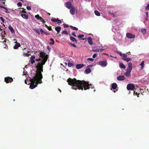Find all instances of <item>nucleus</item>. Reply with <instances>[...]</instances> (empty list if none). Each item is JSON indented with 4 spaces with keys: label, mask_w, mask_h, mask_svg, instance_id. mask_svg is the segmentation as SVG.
<instances>
[{
    "label": "nucleus",
    "mask_w": 149,
    "mask_h": 149,
    "mask_svg": "<svg viewBox=\"0 0 149 149\" xmlns=\"http://www.w3.org/2000/svg\"><path fill=\"white\" fill-rule=\"evenodd\" d=\"M38 55L40 57H41L43 59L41 62L38 63L36 67L37 69L36 73L31 80V81L33 82H34L36 80H37L40 81V83H42L41 79L43 77L42 72H43V65L45 64L47 61L48 58V56L47 54L46 55L45 53L43 52H41Z\"/></svg>",
    "instance_id": "nucleus-1"
},
{
    "label": "nucleus",
    "mask_w": 149,
    "mask_h": 149,
    "mask_svg": "<svg viewBox=\"0 0 149 149\" xmlns=\"http://www.w3.org/2000/svg\"><path fill=\"white\" fill-rule=\"evenodd\" d=\"M67 81L69 85L72 86V88L76 90L77 89L86 90L90 88H93L92 84H89L88 82L84 80H77L75 78L72 79L69 78Z\"/></svg>",
    "instance_id": "nucleus-2"
},
{
    "label": "nucleus",
    "mask_w": 149,
    "mask_h": 149,
    "mask_svg": "<svg viewBox=\"0 0 149 149\" xmlns=\"http://www.w3.org/2000/svg\"><path fill=\"white\" fill-rule=\"evenodd\" d=\"M30 79V81L31 82V84L29 86V88L31 89H33L35 88L36 87H37L38 84V83L41 84V83H40V81H38L37 80H36V81H35L34 82H33V81H32L31 79Z\"/></svg>",
    "instance_id": "nucleus-3"
},
{
    "label": "nucleus",
    "mask_w": 149,
    "mask_h": 149,
    "mask_svg": "<svg viewBox=\"0 0 149 149\" xmlns=\"http://www.w3.org/2000/svg\"><path fill=\"white\" fill-rule=\"evenodd\" d=\"M135 86L134 85L132 84H127V89L128 90H134Z\"/></svg>",
    "instance_id": "nucleus-4"
},
{
    "label": "nucleus",
    "mask_w": 149,
    "mask_h": 149,
    "mask_svg": "<svg viewBox=\"0 0 149 149\" xmlns=\"http://www.w3.org/2000/svg\"><path fill=\"white\" fill-rule=\"evenodd\" d=\"M13 81V79L12 77H8L5 78L4 81L7 83H11Z\"/></svg>",
    "instance_id": "nucleus-5"
},
{
    "label": "nucleus",
    "mask_w": 149,
    "mask_h": 149,
    "mask_svg": "<svg viewBox=\"0 0 149 149\" xmlns=\"http://www.w3.org/2000/svg\"><path fill=\"white\" fill-rule=\"evenodd\" d=\"M51 21L53 22H56L57 24H61L62 21L59 20L58 18H53L51 19Z\"/></svg>",
    "instance_id": "nucleus-6"
},
{
    "label": "nucleus",
    "mask_w": 149,
    "mask_h": 149,
    "mask_svg": "<svg viewBox=\"0 0 149 149\" xmlns=\"http://www.w3.org/2000/svg\"><path fill=\"white\" fill-rule=\"evenodd\" d=\"M107 63L106 61H101L99 62V64L101 65L103 67H104L106 66Z\"/></svg>",
    "instance_id": "nucleus-7"
},
{
    "label": "nucleus",
    "mask_w": 149,
    "mask_h": 149,
    "mask_svg": "<svg viewBox=\"0 0 149 149\" xmlns=\"http://www.w3.org/2000/svg\"><path fill=\"white\" fill-rule=\"evenodd\" d=\"M132 65L131 63L130 62L128 63V67L127 68V71L129 72H131L132 68Z\"/></svg>",
    "instance_id": "nucleus-8"
},
{
    "label": "nucleus",
    "mask_w": 149,
    "mask_h": 149,
    "mask_svg": "<svg viewBox=\"0 0 149 149\" xmlns=\"http://www.w3.org/2000/svg\"><path fill=\"white\" fill-rule=\"evenodd\" d=\"M127 37L130 39L133 38L135 37V36L134 34H133L131 33H127L126 34Z\"/></svg>",
    "instance_id": "nucleus-9"
},
{
    "label": "nucleus",
    "mask_w": 149,
    "mask_h": 149,
    "mask_svg": "<svg viewBox=\"0 0 149 149\" xmlns=\"http://www.w3.org/2000/svg\"><path fill=\"white\" fill-rule=\"evenodd\" d=\"M75 8L73 6H72L71 8H70V13L72 15H74L75 14Z\"/></svg>",
    "instance_id": "nucleus-10"
},
{
    "label": "nucleus",
    "mask_w": 149,
    "mask_h": 149,
    "mask_svg": "<svg viewBox=\"0 0 149 149\" xmlns=\"http://www.w3.org/2000/svg\"><path fill=\"white\" fill-rule=\"evenodd\" d=\"M66 7L68 9H70L71 8V3L70 2H68L65 3Z\"/></svg>",
    "instance_id": "nucleus-11"
},
{
    "label": "nucleus",
    "mask_w": 149,
    "mask_h": 149,
    "mask_svg": "<svg viewBox=\"0 0 149 149\" xmlns=\"http://www.w3.org/2000/svg\"><path fill=\"white\" fill-rule=\"evenodd\" d=\"M85 66V65L84 64H77L76 68L77 69H80Z\"/></svg>",
    "instance_id": "nucleus-12"
},
{
    "label": "nucleus",
    "mask_w": 149,
    "mask_h": 149,
    "mask_svg": "<svg viewBox=\"0 0 149 149\" xmlns=\"http://www.w3.org/2000/svg\"><path fill=\"white\" fill-rule=\"evenodd\" d=\"M117 79L119 81H122L125 79V77L124 76H120L117 77Z\"/></svg>",
    "instance_id": "nucleus-13"
},
{
    "label": "nucleus",
    "mask_w": 149,
    "mask_h": 149,
    "mask_svg": "<svg viewBox=\"0 0 149 149\" xmlns=\"http://www.w3.org/2000/svg\"><path fill=\"white\" fill-rule=\"evenodd\" d=\"M88 43L90 45H92L93 44V43L92 40V38L91 37H88Z\"/></svg>",
    "instance_id": "nucleus-14"
},
{
    "label": "nucleus",
    "mask_w": 149,
    "mask_h": 149,
    "mask_svg": "<svg viewBox=\"0 0 149 149\" xmlns=\"http://www.w3.org/2000/svg\"><path fill=\"white\" fill-rule=\"evenodd\" d=\"M22 17L24 19H27L28 18V16L25 14L21 13Z\"/></svg>",
    "instance_id": "nucleus-15"
},
{
    "label": "nucleus",
    "mask_w": 149,
    "mask_h": 149,
    "mask_svg": "<svg viewBox=\"0 0 149 149\" xmlns=\"http://www.w3.org/2000/svg\"><path fill=\"white\" fill-rule=\"evenodd\" d=\"M35 17L38 20H40L41 22H42V20H43V19L41 17H40L38 15H36Z\"/></svg>",
    "instance_id": "nucleus-16"
},
{
    "label": "nucleus",
    "mask_w": 149,
    "mask_h": 149,
    "mask_svg": "<svg viewBox=\"0 0 149 149\" xmlns=\"http://www.w3.org/2000/svg\"><path fill=\"white\" fill-rule=\"evenodd\" d=\"M21 46L20 44L19 43L17 42L16 44H15L13 47V48L15 49H16Z\"/></svg>",
    "instance_id": "nucleus-17"
},
{
    "label": "nucleus",
    "mask_w": 149,
    "mask_h": 149,
    "mask_svg": "<svg viewBox=\"0 0 149 149\" xmlns=\"http://www.w3.org/2000/svg\"><path fill=\"white\" fill-rule=\"evenodd\" d=\"M55 30L58 33L60 32L61 30V28L59 26H57L55 28Z\"/></svg>",
    "instance_id": "nucleus-18"
},
{
    "label": "nucleus",
    "mask_w": 149,
    "mask_h": 149,
    "mask_svg": "<svg viewBox=\"0 0 149 149\" xmlns=\"http://www.w3.org/2000/svg\"><path fill=\"white\" fill-rule=\"evenodd\" d=\"M70 40L72 41L73 42H75V43H77V40L76 39V38L74 37L70 36Z\"/></svg>",
    "instance_id": "nucleus-19"
},
{
    "label": "nucleus",
    "mask_w": 149,
    "mask_h": 149,
    "mask_svg": "<svg viewBox=\"0 0 149 149\" xmlns=\"http://www.w3.org/2000/svg\"><path fill=\"white\" fill-rule=\"evenodd\" d=\"M122 59L124 61H126L127 62H128L129 61H131L132 59L130 58H122Z\"/></svg>",
    "instance_id": "nucleus-20"
},
{
    "label": "nucleus",
    "mask_w": 149,
    "mask_h": 149,
    "mask_svg": "<svg viewBox=\"0 0 149 149\" xmlns=\"http://www.w3.org/2000/svg\"><path fill=\"white\" fill-rule=\"evenodd\" d=\"M8 29L10 30V31L11 33H15V31L13 29V27L11 26H8Z\"/></svg>",
    "instance_id": "nucleus-21"
},
{
    "label": "nucleus",
    "mask_w": 149,
    "mask_h": 149,
    "mask_svg": "<svg viewBox=\"0 0 149 149\" xmlns=\"http://www.w3.org/2000/svg\"><path fill=\"white\" fill-rule=\"evenodd\" d=\"M117 86V84L115 83H113L112 84V88L113 89H116Z\"/></svg>",
    "instance_id": "nucleus-22"
},
{
    "label": "nucleus",
    "mask_w": 149,
    "mask_h": 149,
    "mask_svg": "<svg viewBox=\"0 0 149 149\" xmlns=\"http://www.w3.org/2000/svg\"><path fill=\"white\" fill-rule=\"evenodd\" d=\"M119 66L121 68L125 69L126 68L125 65L122 63H119Z\"/></svg>",
    "instance_id": "nucleus-23"
},
{
    "label": "nucleus",
    "mask_w": 149,
    "mask_h": 149,
    "mask_svg": "<svg viewBox=\"0 0 149 149\" xmlns=\"http://www.w3.org/2000/svg\"><path fill=\"white\" fill-rule=\"evenodd\" d=\"M85 72L86 74L89 73L91 72V70L89 68H87L85 70Z\"/></svg>",
    "instance_id": "nucleus-24"
},
{
    "label": "nucleus",
    "mask_w": 149,
    "mask_h": 149,
    "mask_svg": "<svg viewBox=\"0 0 149 149\" xmlns=\"http://www.w3.org/2000/svg\"><path fill=\"white\" fill-rule=\"evenodd\" d=\"M130 72H129L128 71H127V72L125 73L124 74L127 77H129L130 76Z\"/></svg>",
    "instance_id": "nucleus-25"
},
{
    "label": "nucleus",
    "mask_w": 149,
    "mask_h": 149,
    "mask_svg": "<svg viewBox=\"0 0 149 149\" xmlns=\"http://www.w3.org/2000/svg\"><path fill=\"white\" fill-rule=\"evenodd\" d=\"M23 52V55L24 56L29 57L31 55L30 54H29L28 53H24V52Z\"/></svg>",
    "instance_id": "nucleus-26"
},
{
    "label": "nucleus",
    "mask_w": 149,
    "mask_h": 149,
    "mask_svg": "<svg viewBox=\"0 0 149 149\" xmlns=\"http://www.w3.org/2000/svg\"><path fill=\"white\" fill-rule=\"evenodd\" d=\"M95 14L97 16H100V13L97 10H95L94 11Z\"/></svg>",
    "instance_id": "nucleus-27"
},
{
    "label": "nucleus",
    "mask_w": 149,
    "mask_h": 149,
    "mask_svg": "<svg viewBox=\"0 0 149 149\" xmlns=\"http://www.w3.org/2000/svg\"><path fill=\"white\" fill-rule=\"evenodd\" d=\"M50 40L52 41V42H50L49 43V44L50 45H53L54 44V40L53 38H51Z\"/></svg>",
    "instance_id": "nucleus-28"
},
{
    "label": "nucleus",
    "mask_w": 149,
    "mask_h": 149,
    "mask_svg": "<svg viewBox=\"0 0 149 149\" xmlns=\"http://www.w3.org/2000/svg\"><path fill=\"white\" fill-rule=\"evenodd\" d=\"M70 27L72 28V29L73 30H77L78 29L77 28H76V27H74V26H70Z\"/></svg>",
    "instance_id": "nucleus-29"
},
{
    "label": "nucleus",
    "mask_w": 149,
    "mask_h": 149,
    "mask_svg": "<svg viewBox=\"0 0 149 149\" xmlns=\"http://www.w3.org/2000/svg\"><path fill=\"white\" fill-rule=\"evenodd\" d=\"M146 31V30L145 29H141V32L143 34H145Z\"/></svg>",
    "instance_id": "nucleus-30"
},
{
    "label": "nucleus",
    "mask_w": 149,
    "mask_h": 149,
    "mask_svg": "<svg viewBox=\"0 0 149 149\" xmlns=\"http://www.w3.org/2000/svg\"><path fill=\"white\" fill-rule=\"evenodd\" d=\"M144 61H142L140 64V65L141 66V69H142L144 67Z\"/></svg>",
    "instance_id": "nucleus-31"
},
{
    "label": "nucleus",
    "mask_w": 149,
    "mask_h": 149,
    "mask_svg": "<svg viewBox=\"0 0 149 149\" xmlns=\"http://www.w3.org/2000/svg\"><path fill=\"white\" fill-rule=\"evenodd\" d=\"M146 17L145 18V19L146 21H147L148 20V12L147 11L146 12Z\"/></svg>",
    "instance_id": "nucleus-32"
},
{
    "label": "nucleus",
    "mask_w": 149,
    "mask_h": 149,
    "mask_svg": "<svg viewBox=\"0 0 149 149\" xmlns=\"http://www.w3.org/2000/svg\"><path fill=\"white\" fill-rule=\"evenodd\" d=\"M68 65L69 67H72L74 65L72 63L70 62L68 63Z\"/></svg>",
    "instance_id": "nucleus-33"
},
{
    "label": "nucleus",
    "mask_w": 149,
    "mask_h": 149,
    "mask_svg": "<svg viewBox=\"0 0 149 149\" xmlns=\"http://www.w3.org/2000/svg\"><path fill=\"white\" fill-rule=\"evenodd\" d=\"M62 33L66 35H67L68 34L67 31H62Z\"/></svg>",
    "instance_id": "nucleus-34"
},
{
    "label": "nucleus",
    "mask_w": 149,
    "mask_h": 149,
    "mask_svg": "<svg viewBox=\"0 0 149 149\" xmlns=\"http://www.w3.org/2000/svg\"><path fill=\"white\" fill-rule=\"evenodd\" d=\"M134 95H137L138 97H139V93H138L137 92H136L135 91L134 92Z\"/></svg>",
    "instance_id": "nucleus-35"
},
{
    "label": "nucleus",
    "mask_w": 149,
    "mask_h": 149,
    "mask_svg": "<svg viewBox=\"0 0 149 149\" xmlns=\"http://www.w3.org/2000/svg\"><path fill=\"white\" fill-rule=\"evenodd\" d=\"M22 3L21 2H19L17 3V5L18 7H21L22 6Z\"/></svg>",
    "instance_id": "nucleus-36"
},
{
    "label": "nucleus",
    "mask_w": 149,
    "mask_h": 149,
    "mask_svg": "<svg viewBox=\"0 0 149 149\" xmlns=\"http://www.w3.org/2000/svg\"><path fill=\"white\" fill-rule=\"evenodd\" d=\"M41 58H39L38 59H36V61H41L42 60V58L41 57Z\"/></svg>",
    "instance_id": "nucleus-37"
},
{
    "label": "nucleus",
    "mask_w": 149,
    "mask_h": 149,
    "mask_svg": "<svg viewBox=\"0 0 149 149\" xmlns=\"http://www.w3.org/2000/svg\"><path fill=\"white\" fill-rule=\"evenodd\" d=\"M63 25L64 28H68L69 26L67 24H63Z\"/></svg>",
    "instance_id": "nucleus-38"
},
{
    "label": "nucleus",
    "mask_w": 149,
    "mask_h": 149,
    "mask_svg": "<svg viewBox=\"0 0 149 149\" xmlns=\"http://www.w3.org/2000/svg\"><path fill=\"white\" fill-rule=\"evenodd\" d=\"M84 36V35H80L79 34L78 36V37L79 38H81L83 37Z\"/></svg>",
    "instance_id": "nucleus-39"
},
{
    "label": "nucleus",
    "mask_w": 149,
    "mask_h": 149,
    "mask_svg": "<svg viewBox=\"0 0 149 149\" xmlns=\"http://www.w3.org/2000/svg\"><path fill=\"white\" fill-rule=\"evenodd\" d=\"M0 19H1V20L3 22H4V19L2 17H0Z\"/></svg>",
    "instance_id": "nucleus-40"
},
{
    "label": "nucleus",
    "mask_w": 149,
    "mask_h": 149,
    "mask_svg": "<svg viewBox=\"0 0 149 149\" xmlns=\"http://www.w3.org/2000/svg\"><path fill=\"white\" fill-rule=\"evenodd\" d=\"M35 62V61L34 60L31 59V64H33Z\"/></svg>",
    "instance_id": "nucleus-41"
},
{
    "label": "nucleus",
    "mask_w": 149,
    "mask_h": 149,
    "mask_svg": "<svg viewBox=\"0 0 149 149\" xmlns=\"http://www.w3.org/2000/svg\"><path fill=\"white\" fill-rule=\"evenodd\" d=\"M26 8L28 10H31V8L30 6H27L26 7Z\"/></svg>",
    "instance_id": "nucleus-42"
},
{
    "label": "nucleus",
    "mask_w": 149,
    "mask_h": 149,
    "mask_svg": "<svg viewBox=\"0 0 149 149\" xmlns=\"http://www.w3.org/2000/svg\"><path fill=\"white\" fill-rule=\"evenodd\" d=\"M122 56L124 58H126V57L127 56V55L125 54H123Z\"/></svg>",
    "instance_id": "nucleus-43"
},
{
    "label": "nucleus",
    "mask_w": 149,
    "mask_h": 149,
    "mask_svg": "<svg viewBox=\"0 0 149 149\" xmlns=\"http://www.w3.org/2000/svg\"><path fill=\"white\" fill-rule=\"evenodd\" d=\"M36 31L38 33V34L40 35V33L39 30H38V29H36Z\"/></svg>",
    "instance_id": "nucleus-44"
},
{
    "label": "nucleus",
    "mask_w": 149,
    "mask_h": 149,
    "mask_svg": "<svg viewBox=\"0 0 149 149\" xmlns=\"http://www.w3.org/2000/svg\"><path fill=\"white\" fill-rule=\"evenodd\" d=\"M109 14H110L111 15H112L113 16H112L113 17H115V15L113 13H109Z\"/></svg>",
    "instance_id": "nucleus-45"
},
{
    "label": "nucleus",
    "mask_w": 149,
    "mask_h": 149,
    "mask_svg": "<svg viewBox=\"0 0 149 149\" xmlns=\"http://www.w3.org/2000/svg\"><path fill=\"white\" fill-rule=\"evenodd\" d=\"M146 10H149V3L146 7Z\"/></svg>",
    "instance_id": "nucleus-46"
},
{
    "label": "nucleus",
    "mask_w": 149,
    "mask_h": 149,
    "mask_svg": "<svg viewBox=\"0 0 149 149\" xmlns=\"http://www.w3.org/2000/svg\"><path fill=\"white\" fill-rule=\"evenodd\" d=\"M47 29L49 31H52V30L51 27L50 26L49 27L48 26Z\"/></svg>",
    "instance_id": "nucleus-47"
},
{
    "label": "nucleus",
    "mask_w": 149,
    "mask_h": 149,
    "mask_svg": "<svg viewBox=\"0 0 149 149\" xmlns=\"http://www.w3.org/2000/svg\"><path fill=\"white\" fill-rule=\"evenodd\" d=\"M93 51L94 52H100V49H96L95 50H93Z\"/></svg>",
    "instance_id": "nucleus-48"
},
{
    "label": "nucleus",
    "mask_w": 149,
    "mask_h": 149,
    "mask_svg": "<svg viewBox=\"0 0 149 149\" xmlns=\"http://www.w3.org/2000/svg\"><path fill=\"white\" fill-rule=\"evenodd\" d=\"M35 58V56H32L31 57V59L34 60Z\"/></svg>",
    "instance_id": "nucleus-49"
},
{
    "label": "nucleus",
    "mask_w": 149,
    "mask_h": 149,
    "mask_svg": "<svg viewBox=\"0 0 149 149\" xmlns=\"http://www.w3.org/2000/svg\"><path fill=\"white\" fill-rule=\"evenodd\" d=\"M0 7L1 8H3V9H7V8H6L5 7H4L3 6H0Z\"/></svg>",
    "instance_id": "nucleus-50"
},
{
    "label": "nucleus",
    "mask_w": 149,
    "mask_h": 149,
    "mask_svg": "<svg viewBox=\"0 0 149 149\" xmlns=\"http://www.w3.org/2000/svg\"><path fill=\"white\" fill-rule=\"evenodd\" d=\"M40 31L41 33H44V31L42 29H40Z\"/></svg>",
    "instance_id": "nucleus-51"
},
{
    "label": "nucleus",
    "mask_w": 149,
    "mask_h": 149,
    "mask_svg": "<svg viewBox=\"0 0 149 149\" xmlns=\"http://www.w3.org/2000/svg\"><path fill=\"white\" fill-rule=\"evenodd\" d=\"M88 60H90V61H93L94 60V59L93 58H88Z\"/></svg>",
    "instance_id": "nucleus-52"
},
{
    "label": "nucleus",
    "mask_w": 149,
    "mask_h": 149,
    "mask_svg": "<svg viewBox=\"0 0 149 149\" xmlns=\"http://www.w3.org/2000/svg\"><path fill=\"white\" fill-rule=\"evenodd\" d=\"M70 44L72 46H73L75 47H77V46L76 45H75L74 44H71V43H70Z\"/></svg>",
    "instance_id": "nucleus-53"
},
{
    "label": "nucleus",
    "mask_w": 149,
    "mask_h": 149,
    "mask_svg": "<svg viewBox=\"0 0 149 149\" xmlns=\"http://www.w3.org/2000/svg\"><path fill=\"white\" fill-rule=\"evenodd\" d=\"M97 54H94L93 56V58H95Z\"/></svg>",
    "instance_id": "nucleus-54"
},
{
    "label": "nucleus",
    "mask_w": 149,
    "mask_h": 149,
    "mask_svg": "<svg viewBox=\"0 0 149 149\" xmlns=\"http://www.w3.org/2000/svg\"><path fill=\"white\" fill-rule=\"evenodd\" d=\"M72 35H73L75 37L76 36V35L75 34V33L74 32H72Z\"/></svg>",
    "instance_id": "nucleus-55"
},
{
    "label": "nucleus",
    "mask_w": 149,
    "mask_h": 149,
    "mask_svg": "<svg viewBox=\"0 0 149 149\" xmlns=\"http://www.w3.org/2000/svg\"><path fill=\"white\" fill-rule=\"evenodd\" d=\"M47 49L49 51H50L51 48L48 46H47Z\"/></svg>",
    "instance_id": "nucleus-56"
},
{
    "label": "nucleus",
    "mask_w": 149,
    "mask_h": 149,
    "mask_svg": "<svg viewBox=\"0 0 149 149\" xmlns=\"http://www.w3.org/2000/svg\"><path fill=\"white\" fill-rule=\"evenodd\" d=\"M44 33L46 35H48L49 34V33L47 32H44Z\"/></svg>",
    "instance_id": "nucleus-57"
},
{
    "label": "nucleus",
    "mask_w": 149,
    "mask_h": 149,
    "mask_svg": "<svg viewBox=\"0 0 149 149\" xmlns=\"http://www.w3.org/2000/svg\"><path fill=\"white\" fill-rule=\"evenodd\" d=\"M119 54L121 56H122L123 54H122L121 52H119Z\"/></svg>",
    "instance_id": "nucleus-58"
},
{
    "label": "nucleus",
    "mask_w": 149,
    "mask_h": 149,
    "mask_svg": "<svg viewBox=\"0 0 149 149\" xmlns=\"http://www.w3.org/2000/svg\"><path fill=\"white\" fill-rule=\"evenodd\" d=\"M92 65H88L87 67H88V68H89V67H91L92 66Z\"/></svg>",
    "instance_id": "nucleus-59"
},
{
    "label": "nucleus",
    "mask_w": 149,
    "mask_h": 149,
    "mask_svg": "<svg viewBox=\"0 0 149 149\" xmlns=\"http://www.w3.org/2000/svg\"><path fill=\"white\" fill-rule=\"evenodd\" d=\"M4 1L3 2H2L1 3L2 5H4L5 4V1Z\"/></svg>",
    "instance_id": "nucleus-60"
},
{
    "label": "nucleus",
    "mask_w": 149,
    "mask_h": 149,
    "mask_svg": "<svg viewBox=\"0 0 149 149\" xmlns=\"http://www.w3.org/2000/svg\"><path fill=\"white\" fill-rule=\"evenodd\" d=\"M22 12L23 13H26V12L24 10H22Z\"/></svg>",
    "instance_id": "nucleus-61"
},
{
    "label": "nucleus",
    "mask_w": 149,
    "mask_h": 149,
    "mask_svg": "<svg viewBox=\"0 0 149 149\" xmlns=\"http://www.w3.org/2000/svg\"><path fill=\"white\" fill-rule=\"evenodd\" d=\"M6 10L5 11V12L6 13H9V12L8 11V10L7 9H6Z\"/></svg>",
    "instance_id": "nucleus-62"
},
{
    "label": "nucleus",
    "mask_w": 149,
    "mask_h": 149,
    "mask_svg": "<svg viewBox=\"0 0 149 149\" xmlns=\"http://www.w3.org/2000/svg\"><path fill=\"white\" fill-rule=\"evenodd\" d=\"M104 50V49H100V52H102V51Z\"/></svg>",
    "instance_id": "nucleus-63"
},
{
    "label": "nucleus",
    "mask_w": 149,
    "mask_h": 149,
    "mask_svg": "<svg viewBox=\"0 0 149 149\" xmlns=\"http://www.w3.org/2000/svg\"><path fill=\"white\" fill-rule=\"evenodd\" d=\"M23 8H19V11H21V12H22V10H23Z\"/></svg>",
    "instance_id": "nucleus-64"
}]
</instances>
